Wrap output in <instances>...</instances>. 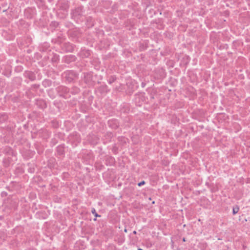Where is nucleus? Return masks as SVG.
Segmentation results:
<instances>
[{"label": "nucleus", "instance_id": "obj_5", "mask_svg": "<svg viewBox=\"0 0 250 250\" xmlns=\"http://www.w3.org/2000/svg\"><path fill=\"white\" fill-rule=\"evenodd\" d=\"M145 184V182L143 181L138 184V186L141 187Z\"/></svg>", "mask_w": 250, "mask_h": 250}, {"label": "nucleus", "instance_id": "obj_7", "mask_svg": "<svg viewBox=\"0 0 250 250\" xmlns=\"http://www.w3.org/2000/svg\"><path fill=\"white\" fill-rule=\"evenodd\" d=\"M133 233V234H136V231L135 230H134Z\"/></svg>", "mask_w": 250, "mask_h": 250}, {"label": "nucleus", "instance_id": "obj_2", "mask_svg": "<svg viewBox=\"0 0 250 250\" xmlns=\"http://www.w3.org/2000/svg\"><path fill=\"white\" fill-rule=\"evenodd\" d=\"M239 209V208L237 206H236L235 208H233V214H235L236 213H237L238 212Z\"/></svg>", "mask_w": 250, "mask_h": 250}, {"label": "nucleus", "instance_id": "obj_3", "mask_svg": "<svg viewBox=\"0 0 250 250\" xmlns=\"http://www.w3.org/2000/svg\"><path fill=\"white\" fill-rule=\"evenodd\" d=\"M91 212H92V213L95 216V217H100V215H99L96 211V210L95 209V208H92V210H91Z\"/></svg>", "mask_w": 250, "mask_h": 250}, {"label": "nucleus", "instance_id": "obj_8", "mask_svg": "<svg viewBox=\"0 0 250 250\" xmlns=\"http://www.w3.org/2000/svg\"><path fill=\"white\" fill-rule=\"evenodd\" d=\"M183 240V241H185V238H184Z\"/></svg>", "mask_w": 250, "mask_h": 250}, {"label": "nucleus", "instance_id": "obj_1", "mask_svg": "<svg viewBox=\"0 0 250 250\" xmlns=\"http://www.w3.org/2000/svg\"><path fill=\"white\" fill-rule=\"evenodd\" d=\"M7 116L6 114H2L0 116V122H2L6 120Z\"/></svg>", "mask_w": 250, "mask_h": 250}, {"label": "nucleus", "instance_id": "obj_9", "mask_svg": "<svg viewBox=\"0 0 250 250\" xmlns=\"http://www.w3.org/2000/svg\"><path fill=\"white\" fill-rule=\"evenodd\" d=\"M138 250H143L142 249H139Z\"/></svg>", "mask_w": 250, "mask_h": 250}, {"label": "nucleus", "instance_id": "obj_6", "mask_svg": "<svg viewBox=\"0 0 250 250\" xmlns=\"http://www.w3.org/2000/svg\"><path fill=\"white\" fill-rule=\"evenodd\" d=\"M124 231H125V232H127V229H124Z\"/></svg>", "mask_w": 250, "mask_h": 250}, {"label": "nucleus", "instance_id": "obj_4", "mask_svg": "<svg viewBox=\"0 0 250 250\" xmlns=\"http://www.w3.org/2000/svg\"><path fill=\"white\" fill-rule=\"evenodd\" d=\"M57 150L60 154H62L63 153V148L62 146H59L57 148Z\"/></svg>", "mask_w": 250, "mask_h": 250}]
</instances>
